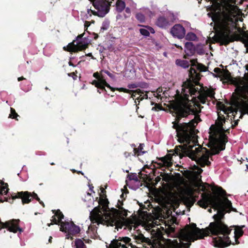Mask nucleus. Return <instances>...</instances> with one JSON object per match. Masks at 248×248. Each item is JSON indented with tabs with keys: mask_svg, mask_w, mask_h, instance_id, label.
Wrapping results in <instances>:
<instances>
[{
	"mask_svg": "<svg viewBox=\"0 0 248 248\" xmlns=\"http://www.w3.org/2000/svg\"><path fill=\"white\" fill-rule=\"evenodd\" d=\"M190 62L192 66L189 70V76L191 78L199 80L200 74L198 71L199 72L205 71L206 68L204 65L198 63L196 60H192Z\"/></svg>",
	"mask_w": 248,
	"mask_h": 248,
	"instance_id": "nucleus-13",
	"label": "nucleus"
},
{
	"mask_svg": "<svg viewBox=\"0 0 248 248\" xmlns=\"http://www.w3.org/2000/svg\"><path fill=\"white\" fill-rule=\"evenodd\" d=\"M138 178H139V175H137L136 174H133L130 178V180H133L135 181H138Z\"/></svg>",
	"mask_w": 248,
	"mask_h": 248,
	"instance_id": "nucleus-43",
	"label": "nucleus"
},
{
	"mask_svg": "<svg viewBox=\"0 0 248 248\" xmlns=\"http://www.w3.org/2000/svg\"><path fill=\"white\" fill-rule=\"evenodd\" d=\"M165 93L163 92L162 88H158L156 90V102H161L164 98Z\"/></svg>",
	"mask_w": 248,
	"mask_h": 248,
	"instance_id": "nucleus-24",
	"label": "nucleus"
},
{
	"mask_svg": "<svg viewBox=\"0 0 248 248\" xmlns=\"http://www.w3.org/2000/svg\"><path fill=\"white\" fill-rule=\"evenodd\" d=\"M139 205L141 210H147L143 211L144 218L147 221L151 222L152 228L155 227V207L153 206L148 200L144 202V204L139 203Z\"/></svg>",
	"mask_w": 248,
	"mask_h": 248,
	"instance_id": "nucleus-10",
	"label": "nucleus"
},
{
	"mask_svg": "<svg viewBox=\"0 0 248 248\" xmlns=\"http://www.w3.org/2000/svg\"><path fill=\"white\" fill-rule=\"evenodd\" d=\"M68 64L70 66H75V65L70 61L69 62Z\"/></svg>",
	"mask_w": 248,
	"mask_h": 248,
	"instance_id": "nucleus-63",
	"label": "nucleus"
},
{
	"mask_svg": "<svg viewBox=\"0 0 248 248\" xmlns=\"http://www.w3.org/2000/svg\"><path fill=\"white\" fill-rule=\"evenodd\" d=\"M144 145L143 143H140L138 148L136 147V145L135 144H132L131 146L133 148V154L132 155L134 156H139L145 153V151H143L142 150L143 149Z\"/></svg>",
	"mask_w": 248,
	"mask_h": 248,
	"instance_id": "nucleus-21",
	"label": "nucleus"
},
{
	"mask_svg": "<svg viewBox=\"0 0 248 248\" xmlns=\"http://www.w3.org/2000/svg\"><path fill=\"white\" fill-rule=\"evenodd\" d=\"M107 196L105 195V197L100 198L99 200L98 203L99 205L101 207L102 211L104 213H107L108 212V216L110 217V213H111V209H109L108 207L109 202L107 199Z\"/></svg>",
	"mask_w": 248,
	"mask_h": 248,
	"instance_id": "nucleus-17",
	"label": "nucleus"
},
{
	"mask_svg": "<svg viewBox=\"0 0 248 248\" xmlns=\"http://www.w3.org/2000/svg\"><path fill=\"white\" fill-rule=\"evenodd\" d=\"M175 17L173 14L168 13L166 16H161L158 17L156 25L162 29L168 28L175 21Z\"/></svg>",
	"mask_w": 248,
	"mask_h": 248,
	"instance_id": "nucleus-14",
	"label": "nucleus"
},
{
	"mask_svg": "<svg viewBox=\"0 0 248 248\" xmlns=\"http://www.w3.org/2000/svg\"><path fill=\"white\" fill-rule=\"evenodd\" d=\"M92 84L93 85L95 86V87H96V88H97L99 90H97V92L99 93H101V92L99 91V90H101L102 91V88H101V87L100 86V83H99V81H98V80H93L92 82Z\"/></svg>",
	"mask_w": 248,
	"mask_h": 248,
	"instance_id": "nucleus-38",
	"label": "nucleus"
},
{
	"mask_svg": "<svg viewBox=\"0 0 248 248\" xmlns=\"http://www.w3.org/2000/svg\"><path fill=\"white\" fill-rule=\"evenodd\" d=\"M93 76L98 80L100 76L98 72H95L93 73Z\"/></svg>",
	"mask_w": 248,
	"mask_h": 248,
	"instance_id": "nucleus-49",
	"label": "nucleus"
},
{
	"mask_svg": "<svg viewBox=\"0 0 248 248\" xmlns=\"http://www.w3.org/2000/svg\"><path fill=\"white\" fill-rule=\"evenodd\" d=\"M198 52L200 54H203L204 50L202 48H200L199 50H197Z\"/></svg>",
	"mask_w": 248,
	"mask_h": 248,
	"instance_id": "nucleus-57",
	"label": "nucleus"
},
{
	"mask_svg": "<svg viewBox=\"0 0 248 248\" xmlns=\"http://www.w3.org/2000/svg\"><path fill=\"white\" fill-rule=\"evenodd\" d=\"M68 76L71 77L73 78L74 79H76L77 78V76L75 72H72L68 74Z\"/></svg>",
	"mask_w": 248,
	"mask_h": 248,
	"instance_id": "nucleus-46",
	"label": "nucleus"
},
{
	"mask_svg": "<svg viewBox=\"0 0 248 248\" xmlns=\"http://www.w3.org/2000/svg\"><path fill=\"white\" fill-rule=\"evenodd\" d=\"M90 22L89 21H86L84 24L85 28H86V29H87V28L90 26Z\"/></svg>",
	"mask_w": 248,
	"mask_h": 248,
	"instance_id": "nucleus-53",
	"label": "nucleus"
},
{
	"mask_svg": "<svg viewBox=\"0 0 248 248\" xmlns=\"http://www.w3.org/2000/svg\"><path fill=\"white\" fill-rule=\"evenodd\" d=\"M90 219L92 223H97V225H99L101 223V216L91 215L90 214Z\"/></svg>",
	"mask_w": 248,
	"mask_h": 248,
	"instance_id": "nucleus-29",
	"label": "nucleus"
},
{
	"mask_svg": "<svg viewBox=\"0 0 248 248\" xmlns=\"http://www.w3.org/2000/svg\"><path fill=\"white\" fill-rule=\"evenodd\" d=\"M155 190H156V203L157 202H158V189L156 188L155 189Z\"/></svg>",
	"mask_w": 248,
	"mask_h": 248,
	"instance_id": "nucleus-52",
	"label": "nucleus"
},
{
	"mask_svg": "<svg viewBox=\"0 0 248 248\" xmlns=\"http://www.w3.org/2000/svg\"><path fill=\"white\" fill-rule=\"evenodd\" d=\"M159 160L161 161L160 162L157 163L156 162V164L157 165V167L156 166V169L157 168H159L162 171H163V172H158V173H159L160 175L156 177V184L158 182L160 181L161 179L162 181L167 182L169 181V175L168 173L165 172L164 171L165 169H169V168L172 165L171 157L170 155H168L167 156L162 158Z\"/></svg>",
	"mask_w": 248,
	"mask_h": 248,
	"instance_id": "nucleus-8",
	"label": "nucleus"
},
{
	"mask_svg": "<svg viewBox=\"0 0 248 248\" xmlns=\"http://www.w3.org/2000/svg\"><path fill=\"white\" fill-rule=\"evenodd\" d=\"M170 32L174 37L182 39L186 35V30L182 25L178 24L171 28Z\"/></svg>",
	"mask_w": 248,
	"mask_h": 248,
	"instance_id": "nucleus-16",
	"label": "nucleus"
},
{
	"mask_svg": "<svg viewBox=\"0 0 248 248\" xmlns=\"http://www.w3.org/2000/svg\"><path fill=\"white\" fill-rule=\"evenodd\" d=\"M10 195V197L5 198V201L10 203H13L14 201L16 199H20L22 204H28L31 202V198H30L31 196V192L28 191L12 193Z\"/></svg>",
	"mask_w": 248,
	"mask_h": 248,
	"instance_id": "nucleus-12",
	"label": "nucleus"
},
{
	"mask_svg": "<svg viewBox=\"0 0 248 248\" xmlns=\"http://www.w3.org/2000/svg\"><path fill=\"white\" fill-rule=\"evenodd\" d=\"M196 38V36L193 32H188L186 36V39L188 40H195Z\"/></svg>",
	"mask_w": 248,
	"mask_h": 248,
	"instance_id": "nucleus-37",
	"label": "nucleus"
},
{
	"mask_svg": "<svg viewBox=\"0 0 248 248\" xmlns=\"http://www.w3.org/2000/svg\"><path fill=\"white\" fill-rule=\"evenodd\" d=\"M202 172V169H201V168L198 169V170H197V172L198 174V175L200 174Z\"/></svg>",
	"mask_w": 248,
	"mask_h": 248,
	"instance_id": "nucleus-58",
	"label": "nucleus"
},
{
	"mask_svg": "<svg viewBox=\"0 0 248 248\" xmlns=\"http://www.w3.org/2000/svg\"><path fill=\"white\" fill-rule=\"evenodd\" d=\"M24 79H25V78H24L23 77H22H22H19V78H17V80H18V81H21V80H24Z\"/></svg>",
	"mask_w": 248,
	"mask_h": 248,
	"instance_id": "nucleus-59",
	"label": "nucleus"
},
{
	"mask_svg": "<svg viewBox=\"0 0 248 248\" xmlns=\"http://www.w3.org/2000/svg\"><path fill=\"white\" fill-rule=\"evenodd\" d=\"M132 153H129V152H125L124 153V156L126 157V158H127L129 156H131Z\"/></svg>",
	"mask_w": 248,
	"mask_h": 248,
	"instance_id": "nucleus-50",
	"label": "nucleus"
},
{
	"mask_svg": "<svg viewBox=\"0 0 248 248\" xmlns=\"http://www.w3.org/2000/svg\"><path fill=\"white\" fill-rule=\"evenodd\" d=\"M101 193L100 194V198H104L105 197V195L106 193V191L103 187H101Z\"/></svg>",
	"mask_w": 248,
	"mask_h": 248,
	"instance_id": "nucleus-41",
	"label": "nucleus"
},
{
	"mask_svg": "<svg viewBox=\"0 0 248 248\" xmlns=\"http://www.w3.org/2000/svg\"><path fill=\"white\" fill-rule=\"evenodd\" d=\"M238 121H239V120H236V121H235L234 122V124H232L231 126H232V127H235V126H236V125L238 124Z\"/></svg>",
	"mask_w": 248,
	"mask_h": 248,
	"instance_id": "nucleus-54",
	"label": "nucleus"
},
{
	"mask_svg": "<svg viewBox=\"0 0 248 248\" xmlns=\"http://www.w3.org/2000/svg\"><path fill=\"white\" fill-rule=\"evenodd\" d=\"M185 49L186 51L187 52V53H191L193 52L194 50V47L193 43L191 42H186L185 44Z\"/></svg>",
	"mask_w": 248,
	"mask_h": 248,
	"instance_id": "nucleus-30",
	"label": "nucleus"
},
{
	"mask_svg": "<svg viewBox=\"0 0 248 248\" xmlns=\"http://www.w3.org/2000/svg\"><path fill=\"white\" fill-rule=\"evenodd\" d=\"M134 93H137L138 94L140 95V96L139 97H138L136 99L137 100H139V99L140 98V100H142L143 99H144V96H146V98H147V95L146 94H144L143 96H142V94H144L143 92H141V90H140V89H138V90H137L136 91H134Z\"/></svg>",
	"mask_w": 248,
	"mask_h": 248,
	"instance_id": "nucleus-36",
	"label": "nucleus"
},
{
	"mask_svg": "<svg viewBox=\"0 0 248 248\" xmlns=\"http://www.w3.org/2000/svg\"><path fill=\"white\" fill-rule=\"evenodd\" d=\"M121 198H122V200L121 201H122V202H123V200H124V199H125V198H124V193H123L121 194Z\"/></svg>",
	"mask_w": 248,
	"mask_h": 248,
	"instance_id": "nucleus-62",
	"label": "nucleus"
},
{
	"mask_svg": "<svg viewBox=\"0 0 248 248\" xmlns=\"http://www.w3.org/2000/svg\"><path fill=\"white\" fill-rule=\"evenodd\" d=\"M193 183L199 192H203L202 194V199L198 202L200 206L206 208L210 205L215 210H217V213L213 216L215 221L210 223L209 226L205 229H200L196 227V224L193 223L191 227L187 226V228L182 230L179 234V241L188 242V243L180 244L177 240L171 241L166 239L163 235L168 236V232L164 229L162 232L158 228H156V248H188L191 245V242L202 239L209 233L218 236L214 239L216 247L223 248L231 244L228 237L232 231L231 227H228L222 220L226 213L235 211V209L232 207L231 201L227 198L221 197L226 195V191L221 187L217 186L214 189L216 194L215 195L206 193L209 185L203 183L199 176H197Z\"/></svg>",
	"mask_w": 248,
	"mask_h": 248,
	"instance_id": "nucleus-1",
	"label": "nucleus"
},
{
	"mask_svg": "<svg viewBox=\"0 0 248 248\" xmlns=\"http://www.w3.org/2000/svg\"><path fill=\"white\" fill-rule=\"evenodd\" d=\"M31 197H30V198H31V201L33 199H35L38 197L37 194L34 192H33L32 193H31Z\"/></svg>",
	"mask_w": 248,
	"mask_h": 248,
	"instance_id": "nucleus-47",
	"label": "nucleus"
},
{
	"mask_svg": "<svg viewBox=\"0 0 248 248\" xmlns=\"http://www.w3.org/2000/svg\"><path fill=\"white\" fill-rule=\"evenodd\" d=\"M151 169L145 166L142 171L139 173V178L145 183V186L149 189L151 194L155 197V165Z\"/></svg>",
	"mask_w": 248,
	"mask_h": 248,
	"instance_id": "nucleus-7",
	"label": "nucleus"
},
{
	"mask_svg": "<svg viewBox=\"0 0 248 248\" xmlns=\"http://www.w3.org/2000/svg\"><path fill=\"white\" fill-rule=\"evenodd\" d=\"M154 230L152 231L153 235V240L151 241L149 238L144 237L143 234L141 233L138 235H133L134 239L133 242H131V239L128 237H119L117 239H115L111 241L108 248H141L137 246L136 244L141 245V243H146L150 248H155V233H154Z\"/></svg>",
	"mask_w": 248,
	"mask_h": 248,
	"instance_id": "nucleus-6",
	"label": "nucleus"
},
{
	"mask_svg": "<svg viewBox=\"0 0 248 248\" xmlns=\"http://www.w3.org/2000/svg\"><path fill=\"white\" fill-rule=\"evenodd\" d=\"M217 115L218 118L215 124L212 125L210 128V133L215 139L218 140L220 143L212 147L210 150L199 144L196 145L193 140L192 141L194 132V126L191 122L184 123L180 124L176 122L172 123V127L176 129L179 141L184 143L183 145L177 146L176 148V153L180 157L187 156L192 160L196 161L202 167H203L210 165L209 158L212 155L218 154L220 151L225 149V143L227 141V136L225 133L229 129L225 126L223 127L226 122L224 115L219 113ZM211 159L212 160V158Z\"/></svg>",
	"mask_w": 248,
	"mask_h": 248,
	"instance_id": "nucleus-2",
	"label": "nucleus"
},
{
	"mask_svg": "<svg viewBox=\"0 0 248 248\" xmlns=\"http://www.w3.org/2000/svg\"><path fill=\"white\" fill-rule=\"evenodd\" d=\"M140 33L145 36H148L150 34V33L148 30L145 29H140Z\"/></svg>",
	"mask_w": 248,
	"mask_h": 248,
	"instance_id": "nucleus-39",
	"label": "nucleus"
},
{
	"mask_svg": "<svg viewBox=\"0 0 248 248\" xmlns=\"http://www.w3.org/2000/svg\"><path fill=\"white\" fill-rule=\"evenodd\" d=\"M102 212H103L102 208L100 205H98L93 208L90 214L101 216L100 213L101 214Z\"/></svg>",
	"mask_w": 248,
	"mask_h": 248,
	"instance_id": "nucleus-31",
	"label": "nucleus"
},
{
	"mask_svg": "<svg viewBox=\"0 0 248 248\" xmlns=\"http://www.w3.org/2000/svg\"><path fill=\"white\" fill-rule=\"evenodd\" d=\"M9 190V189L8 188V184L2 181L1 182V186L0 187V194L7 195Z\"/></svg>",
	"mask_w": 248,
	"mask_h": 248,
	"instance_id": "nucleus-27",
	"label": "nucleus"
},
{
	"mask_svg": "<svg viewBox=\"0 0 248 248\" xmlns=\"http://www.w3.org/2000/svg\"><path fill=\"white\" fill-rule=\"evenodd\" d=\"M108 24L107 23H103V25L101 27L100 30L101 31L102 30L103 31L104 30H108Z\"/></svg>",
	"mask_w": 248,
	"mask_h": 248,
	"instance_id": "nucleus-42",
	"label": "nucleus"
},
{
	"mask_svg": "<svg viewBox=\"0 0 248 248\" xmlns=\"http://www.w3.org/2000/svg\"><path fill=\"white\" fill-rule=\"evenodd\" d=\"M155 209H156V220L157 219V212L158 211V210L159 209V207L158 206H156V207H155Z\"/></svg>",
	"mask_w": 248,
	"mask_h": 248,
	"instance_id": "nucleus-60",
	"label": "nucleus"
},
{
	"mask_svg": "<svg viewBox=\"0 0 248 248\" xmlns=\"http://www.w3.org/2000/svg\"><path fill=\"white\" fill-rule=\"evenodd\" d=\"M98 81H99V83L100 84L102 92H107V90L105 89V87H107V88L110 89L111 91L112 92H114L115 91V88H113L110 86V85L107 82L106 79L104 78L103 76H100L99 78L98 79Z\"/></svg>",
	"mask_w": 248,
	"mask_h": 248,
	"instance_id": "nucleus-19",
	"label": "nucleus"
},
{
	"mask_svg": "<svg viewBox=\"0 0 248 248\" xmlns=\"http://www.w3.org/2000/svg\"><path fill=\"white\" fill-rule=\"evenodd\" d=\"M125 12L127 14V15H124V17L125 18H127L128 17L130 16V14H131V10H130V9L128 7H126L125 9Z\"/></svg>",
	"mask_w": 248,
	"mask_h": 248,
	"instance_id": "nucleus-40",
	"label": "nucleus"
},
{
	"mask_svg": "<svg viewBox=\"0 0 248 248\" xmlns=\"http://www.w3.org/2000/svg\"><path fill=\"white\" fill-rule=\"evenodd\" d=\"M88 46V44L85 43L84 41H80L76 45V48L77 49V52L86 49Z\"/></svg>",
	"mask_w": 248,
	"mask_h": 248,
	"instance_id": "nucleus-25",
	"label": "nucleus"
},
{
	"mask_svg": "<svg viewBox=\"0 0 248 248\" xmlns=\"http://www.w3.org/2000/svg\"><path fill=\"white\" fill-rule=\"evenodd\" d=\"M11 113L9 115V118L15 119L17 120V117L19 116L17 113L16 112L15 109L13 108H10Z\"/></svg>",
	"mask_w": 248,
	"mask_h": 248,
	"instance_id": "nucleus-35",
	"label": "nucleus"
},
{
	"mask_svg": "<svg viewBox=\"0 0 248 248\" xmlns=\"http://www.w3.org/2000/svg\"><path fill=\"white\" fill-rule=\"evenodd\" d=\"M96 11L92 10L91 9V7L90 8L88 7L87 9V14H85V15L84 16V18L85 19H88L89 18V17L92 16V15H93V13L96 12Z\"/></svg>",
	"mask_w": 248,
	"mask_h": 248,
	"instance_id": "nucleus-33",
	"label": "nucleus"
},
{
	"mask_svg": "<svg viewBox=\"0 0 248 248\" xmlns=\"http://www.w3.org/2000/svg\"><path fill=\"white\" fill-rule=\"evenodd\" d=\"M83 35H84V34H83H83H80V35H78L76 39L75 40H76V41H79V40H82V37H83ZM81 41H82V40H81Z\"/></svg>",
	"mask_w": 248,
	"mask_h": 248,
	"instance_id": "nucleus-48",
	"label": "nucleus"
},
{
	"mask_svg": "<svg viewBox=\"0 0 248 248\" xmlns=\"http://www.w3.org/2000/svg\"><path fill=\"white\" fill-rule=\"evenodd\" d=\"M214 71L217 74V76L221 77L226 80H229L230 78V74L228 71H223L221 69L217 67L214 70Z\"/></svg>",
	"mask_w": 248,
	"mask_h": 248,
	"instance_id": "nucleus-20",
	"label": "nucleus"
},
{
	"mask_svg": "<svg viewBox=\"0 0 248 248\" xmlns=\"http://www.w3.org/2000/svg\"><path fill=\"white\" fill-rule=\"evenodd\" d=\"M176 64L184 68L188 67L189 65V62L186 60H177L176 61Z\"/></svg>",
	"mask_w": 248,
	"mask_h": 248,
	"instance_id": "nucleus-28",
	"label": "nucleus"
},
{
	"mask_svg": "<svg viewBox=\"0 0 248 248\" xmlns=\"http://www.w3.org/2000/svg\"><path fill=\"white\" fill-rule=\"evenodd\" d=\"M231 82L235 86L237 95L233 101V105L239 109V118H242L244 114H248V75L245 78H233Z\"/></svg>",
	"mask_w": 248,
	"mask_h": 248,
	"instance_id": "nucleus-5",
	"label": "nucleus"
},
{
	"mask_svg": "<svg viewBox=\"0 0 248 248\" xmlns=\"http://www.w3.org/2000/svg\"><path fill=\"white\" fill-rule=\"evenodd\" d=\"M123 202L118 200L117 207L111 208V213H110V218H118L122 216L126 217L127 216L128 210L123 207Z\"/></svg>",
	"mask_w": 248,
	"mask_h": 248,
	"instance_id": "nucleus-15",
	"label": "nucleus"
},
{
	"mask_svg": "<svg viewBox=\"0 0 248 248\" xmlns=\"http://www.w3.org/2000/svg\"><path fill=\"white\" fill-rule=\"evenodd\" d=\"M75 248H86V246L82 241V240L80 239H76L75 242Z\"/></svg>",
	"mask_w": 248,
	"mask_h": 248,
	"instance_id": "nucleus-32",
	"label": "nucleus"
},
{
	"mask_svg": "<svg viewBox=\"0 0 248 248\" xmlns=\"http://www.w3.org/2000/svg\"><path fill=\"white\" fill-rule=\"evenodd\" d=\"M245 46L246 47L247 52H248V36L247 38V40L245 43Z\"/></svg>",
	"mask_w": 248,
	"mask_h": 248,
	"instance_id": "nucleus-55",
	"label": "nucleus"
},
{
	"mask_svg": "<svg viewBox=\"0 0 248 248\" xmlns=\"http://www.w3.org/2000/svg\"><path fill=\"white\" fill-rule=\"evenodd\" d=\"M234 233V237L235 238V244H238L239 242L238 241V239L243 235V231L240 227H237L235 228Z\"/></svg>",
	"mask_w": 248,
	"mask_h": 248,
	"instance_id": "nucleus-23",
	"label": "nucleus"
},
{
	"mask_svg": "<svg viewBox=\"0 0 248 248\" xmlns=\"http://www.w3.org/2000/svg\"><path fill=\"white\" fill-rule=\"evenodd\" d=\"M89 229H91L92 232L96 231L97 227L96 226H90L89 227Z\"/></svg>",
	"mask_w": 248,
	"mask_h": 248,
	"instance_id": "nucleus-51",
	"label": "nucleus"
},
{
	"mask_svg": "<svg viewBox=\"0 0 248 248\" xmlns=\"http://www.w3.org/2000/svg\"><path fill=\"white\" fill-rule=\"evenodd\" d=\"M116 10L118 12H122L125 7V2L122 0H117L116 2Z\"/></svg>",
	"mask_w": 248,
	"mask_h": 248,
	"instance_id": "nucleus-26",
	"label": "nucleus"
},
{
	"mask_svg": "<svg viewBox=\"0 0 248 248\" xmlns=\"http://www.w3.org/2000/svg\"><path fill=\"white\" fill-rule=\"evenodd\" d=\"M136 18L140 23H143L145 20V17L143 14L141 13H138L136 15Z\"/></svg>",
	"mask_w": 248,
	"mask_h": 248,
	"instance_id": "nucleus-34",
	"label": "nucleus"
},
{
	"mask_svg": "<svg viewBox=\"0 0 248 248\" xmlns=\"http://www.w3.org/2000/svg\"><path fill=\"white\" fill-rule=\"evenodd\" d=\"M212 9L211 12L207 15L220 30L216 35V42L220 45L227 46L233 41L231 35V29L236 26L237 13L235 7L225 1L223 4L217 3Z\"/></svg>",
	"mask_w": 248,
	"mask_h": 248,
	"instance_id": "nucleus-4",
	"label": "nucleus"
},
{
	"mask_svg": "<svg viewBox=\"0 0 248 248\" xmlns=\"http://www.w3.org/2000/svg\"><path fill=\"white\" fill-rule=\"evenodd\" d=\"M103 71L104 73H105L106 74H107L108 76H109L111 78H114V76L112 74L110 73L109 71H108L107 70H103Z\"/></svg>",
	"mask_w": 248,
	"mask_h": 248,
	"instance_id": "nucleus-44",
	"label": "nucleus"
},
{
	"mask_svg": "<svg viewBox=\"0 0 248 248\" xmlns=\"http://www.w3.org/2000/svg\"><path fill=\"white\" fill-rule=\"evenodd\" d=\"M54 215L52 217L51 222L55 224H58L61 226V222H63L62 219L64 218V215L59 210H52Z\"/></svg>",
	"mask_w": 248,
	"mask_h": 248,
	"instance_id": "nucleus-18",
	"label": "nucleus"
},
{
	"mask_svg": "<svg viewBox=\"0 0 248 248\" xmlns=\"http://www.w3.org/2000/svg\"><path fill=\"white\" fill-rule=\"evenodd\" d=\"M118 90L120 92H123L124 93H128V90L124 88H115V91Z\"/></svg>",
	"mask_w": 248,
	"mask_h": 248,
	"instance_id": "nucleus-45",
	"label": "nucleus"
},
{
	"mask_svg": "<svg viewBox=\"0 0 248 248\" xmlns=\"http://www.w3.org/2000/svg\"><path fill=\"white\" fill-rule=\"evenodd\" d=\"M60 231L67 232L68 234L66 235V239H72V237L70 235H75L80 232L79 227L75 225L73 221H64L61 222V227H60Z\"/></svg>",
	"mask_w": 248,
	"mask_h": 248,
	"instance_id": "nucleus-11",
	"label": "nucleus"
},
{
	"mask_svg": "<svg viewBox=\"0 0 248 248\" xmlns=\"http://www.w3.org/2000/svg\"><path fill=\"white\" fill-rule=\"evenodd\" d=\"M76 40H73L72 42L70 43L66 46H64L63 49L64 50L70 52H77V49L76 48V44H75Z\"/></svg>",
	"mask_w": 248,
	"mask_h": 248,
	"instance_id": "nucleus-22",
	"label": "nucleus"
},
{
	"mask_svg": "<svg viewBox=\"0 0 248 248\" xmlns=\"http://www.w3.org/2000/svg\"><path fill=\"white\" fill-rule=\"evenodd\" d=\"M39 203L41 204L44 207H45V204L42 201L40 202Z\"/></svg>",
	"mask_w": 248,
	"mask_h": 248,
	"instance_id": "nucleus-64",
	"label": "nucleus"
},
{
	"mask_svg": "<svg viewBox=\"0 0 248 248\" xmlns=\"http://www.w3.org/2000/svg\"><path fill=\"white\" fill-rule=\"evenodd\" d=\"M97 10L93 15L103 17L108 13L111 1L109 0H89Z\"/></svg>",
	"mask_w": 248,
	"mask_h": 248,
	"instance_id": "nucleus-9",
	"label": "nucleus"
},
{
	"mask_svg": "<svg viewBox=\"0 0 248 248\" xmlns=\"http://www.w3.org/2000/svg\"><path fill=\"white\" fill-rule=\"evenodd\" d=\"M183 87L182 93L185 95V98L177 101L173 107L172 115L175 116L177 121L189 115L196 116L201 112L202 107L198 102L196 101V96L199 101L202 104L206 103L208 97L211 99L215 98V92L213 89H208L200 92L198 87L195 88V86L189 81L184 82Z\"/></svg>",
	"mask_w": 248,
	"mask_h": 248,
	"instance_id": "nucleus-3",
	"label": "nucleus"
},
{
	"mask_svg": "<svg viewBox=\"0 0 248 248\" xmlns=\"http://www.w3.org/2000/svg\"><path fill=\"white\" fill-rule=\"evenodd\" d=\"M129 88H135L136 86L135 84H132L128 85Z\"/></svg>",
	"mask_w": 248,
	"mask_h": 248,
	"instance_id": "nucleus-56",
	"label": "nucleus"
},
{
	"mask_svg": "<svg viewBox=\"0 0 248 248\" xmlns=\"http://www.w3.org/2000/svg\"><path fill=\"white\" fill-rule=\"evenodd\" d=\"M98 37V35L96 33H94V39L96 40Z\"/></svg>",
	"mask_w": 248,
	"mask_h": 248,
	"instance_id": "nucleus-61",
	"label": "nucleus"
}]
</instances>
